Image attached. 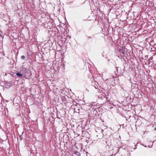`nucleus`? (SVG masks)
I'll list each match as a JSON object with an SVG mask.
<instances>
[{
	"label": "nucleus",
	"instance_id": "f257e3e1",
	"mask_svg": "<svg viewBox=\"0 0 156 156\" xmlns=\"http://www.w3.org/2000/svg\"><path fill=\"white\" fill-rule=\"evenodd\" d=\"M98 98L101 99L103 100L104 103L106 102L107 101V99L106 96L102 94L99 95L98 96Z\"/></svg>",
	"mask_w": 156,
	"mask_h": 156
},
{
	"label": "nucleus",
	"instance_id": "f03ea898",
	"mask_svg": "<svg viewBox=\"0 0 156 156\" xmlns=\"http://www.w3.org/2000/svg\"><path fill=\"white\" fill-rule=\"evenodd\" d=\"M16 75L18 76L19 77L24 78L25 77V76H23V74L21 73V72H18L16 73Z\"/></svg>",
	"mask_w": 156,
	"mask_h": 156
},
{
	"label": "nucleus",
	"instance_id": "7ed1b4c3",
	"mask_svg": "<svg viewBox=\"0 0 156 156\" xmlns=\"http://www.w3.org/2000/svg\"><path fill=\"white\" fill-rule=\"evenodd\" d=\"M94 84V87L95 89H97L98 88V85L96 84V83H95V82Z\"/></svg>",
	"mask_w": 156,
	"mask_h": 156
},
{
	"label": "nucleus",
	"instance_id": "20e7f679",
	"mask_svg": "<svg viewBox=\"0 0 156 156\" xmlns=\"http://www.w3.org/2000/svg\"><path fill=\"white\" fill-rule=\"evenodd\" d=\"M21 58L22 59H24L25 58V57L24 55H22L21 57Z\"/></svg>",
	"mask_w": 156,
	"mask_h": 156
},
{
	"label": "nucleus",
	"instance_id": "39448f33",
	"mask_svg": "<svg viewBox=\"0 0 156 156\" xmlns=\"http://www.w3.org/2000/svg\"><path fill=\"white\" fill-rule=\"evenodd\" d=\"M120 52L121 53H122L123 54V55H124L125 53V52L123 50H121Z\"/></svg>",
	"mask_w": 156,
	"mask_h": 156
},
{
	"label": "nucleus",
	"instance_id": "423d86ee",
	"mask_svg": "<svg viewBox=\"0 0 156 156\" xmlns=\"http://www.w3.org/2000/svg\"><path fill=\"white\" fill-rule=\"evenodd\" d=\"M137 146V145H135V147H135V148H134V149H136V146Z\"/></svg>",
	"mask_w": 156,
	"mask_h": 156
},
{
	"label": "nucleus",
	"instance_id": "0eeeda50",
	"mask_svg": "<svg viewBox=\"0 0 156 156\" xmlns=\"http://www.w3.org/2000/svg\"><path fill=\"white\" fill-rule=\"evenodd\" d=\"M147 57H148V56L146 55L145 56V57L146 58H147Z\"/></svg>",
	"mask_w": 156,
	"mask_h": 156
},
{
	"label": "nucleus",
	"instance_id": "6e6552de",
	"mask_svg": "<svg viewBox=\"0 0 156 156\" xmlns=\"http://www.w3.org/2000/svg\"><path fill=\"white\" fill-rule=\"evenodd\" d=\"M89 37V38H91V37Z\"/></svg>",
	"mask_w": 156,
	"mask_h": 156
}]
</instances>
